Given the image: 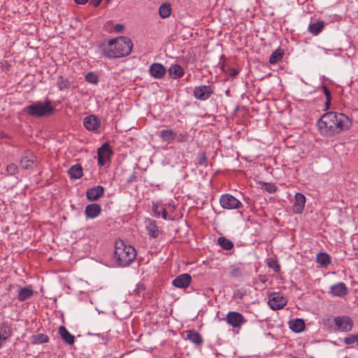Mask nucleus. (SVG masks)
I'll use <instances>...</instances> for the list:
<instances>
[{"label":"nucleus","instance_id":"48","mask_svg":"<svg viewBox=\"0 0 358 358\" xmlns=\"http://www.w3.org/2000/svg\"><path fill=\"white\" fill-rule=\"evenodd\" d=\"M160 210H162L161 214L162 215V217L164 220H166V218H167V212H166V209L162 206V208H160Z\"/></svg>","mask_w":358,"mask_h":358},{"label":"nucleus","instance_id":"45","mask_svg":"<svg viewBox=\"0 0 358 358\" xmlns=\"http://www.w3.org/2000/svg\"><path fill=\"white\" fill-rule=\"evenodd\" d=\"M324 92L327 98V103L329 104L331 100V92L327 87H324Z\"/></svg>","mask_w":358,"mask_h":358},{"label":"nucleus","instance_id":"21","mask_svg":"<svg viewBox=\"0 0 358 358\" xmlns=\"http://www.w3.org/2000/svg\"><path fill=\"white\" fill-rule=\"evenodd\" d=\"M59 334L62 340L69 345L74 343L75 337L71 334L69 331L64 327L61 326L59 327Z\"/></svg>","mask_w":358,"mask_h":358},{"label":"nucleus","instance_id":"39","mask_svg":"<svg viewBox=\"0 0 358 358\" xmlns=\"http://www.w3.org/2000/svg\"><path fill=\"white\" fill-rule=\"evenodd\" d=\"M268 266L273 268L275 272H279L280 270V266L278 264L277 260L273 258H270L268 259Z\"/></svg>","mask_w":358,"mask_h":358},{"label":"nucleus","instance_id":"3","mask_svg":"<svg viewBox=\"0 0 358 358\" xmlns=\"http://www.w3.org/2000/svg\"><path fill=\"white\" fill-rule=\"evenodd\" d=\"M51 101L48 99L44 103L36 101L23 108V112L29 116L40 117L48 115L54 111Z\"/></svg>","mask_w":358,"mask_h":358},{"label":"nucleus","instance_id":"44","mask_svg":"<svg viewBox=\"0 0 358 358\" xmlns=\"http://www.w3.org/2000/svg\"><path fill=\"white\" fill-rule=\"evenodd\" d=\"M160 208H162V206H159L157 204L154 203L152 206V211L155 213V215L157 217H159L161 215L162 210H160Z\"/></svg>","mask_w":358,"mask_h":358},{"label":"nucleus","instance_id":"47","mask_svg":"<svg viewBox=\"0 0 358 358\" xmlns=\"http://www.w3.org/2000/svg\"><path fill=\"white\" fill-rule=\"evenodd\" d=\"M123 29H124V25H122V24H116L114 27V30L117 33L122 32L123 31Z\"/></svg>","mask_w":358,"mask_h":358},{"label":"nucleus","instance_id":"13","mask_svg":"<svg viewBox=\"0 0 358 358\" xmlns=\"http://www.w3.org/2000/svg\"><path fill=\"white\" fill-rule=\"evenodd\" d=\"M192 280V277L188 273L180 274L173 280V285L178 288H187Z\"/></svg>","mask_w":358,"mask_h":358},{"label":"nucleus","instance_id":"2","mask_svg":"<svg viewBox=\"0 0 358 358\" xmlns=\"http://www.w3.org/2000/svg\"><path fill=\"white\" fill-rule=\"evenodd\" d=\"M136 257L135 248L129 245H125L122 241L115 243L114 258L120 266H127L132 263Z\"/></svg>","mask_w":358,"mask_h":358},{"label":"nucleus","instance_id":"12","mask_svg":"<svg viewBox=\"0 0 358 358\" xmlns=\"http://www.w3.org/2000/svg\"><path fill=\"white\" fill-rule=\"evenodd\" d=\"M306 199L301 193H296L294 196V203L292 207V211L295 214H301L304 210Z\"/></svg>","mask_w":358,"mask_h":358},{"label":"nucleus","instance_id":"14","mask_svg":"<svg viewBox=\"0 0 358 358\" xmlns=\"http://www.w3.org/2000/svg\"><path fill=\"white\" fill-rule=\"evenodd\" d=\"M83 124L90 131H97L100 127V121L95 115H89L84 118Z\"/></svg>","mask_w":358,"mask_h":358},{"label":"nucleus","instance_id":"29","mask_svg":"<svg viewBox=\"0 0 358 358\" xmlns=\"http://www.w3.org/2000/svg\"><path fill=\"white\" fill-rule=\"evenodd\" d=\"M316 261L321 266H327L331 263V257L325 252H320L317 255Z\"/></svg>","mask_w":358,"mask_h":358},{"label":"nucleus","instance_id":"31","mask_svg":"<svg viewBox=\"0 0 358 358\" xmlns=\"http://www.w3.org/2000/svg\"><path fill=\"white\" fill-rule=\"evenodd\" d=\"M284 50L281 48L275 50L270 56L269 62L271 64L278 63L283 57Z\"/></svg>","mask_w":358,"mask_h":358},{"label":"nucleus","instance_id":"38","mask_svg":"<svg viewBox=\"0 0 358 358\" xmlns=\"http://www.w3.org/2000/svg\"><path fill=\"white\" fill-rule=\"evenodd\" d=\"M197 164L199 166H207V156L204 152L199 153L196 157Z\"/></svg>","mask_w":358,"mask_h":358},{"label":"nucleus","instance_id":"40","mask_svg":"<svg viewBox=\"0 0 358 358\" xmlns=\"http://www.w3.org/2000/svg\"><path fill=\"white\" fill-rule=\"evenodd\" d=\"M6 171L10 176H14L17 173L18 167L15 164H10L6 167Z\"/></svg>","mask_w":358,"mask_h":358},{"label":"nucleus","instance_id":"51","mask_svg":"<svg viewBox=\"0 0 358 358\" xmlns=\"http://www.w3.org/2000/svg\"><path fill=\"white\" fill-rule=\"evenodd\" d=\"M133 178H135L134 175H132V176H131V178L129 179V180H128V181H129V182H131V181H132V180H133Z\"/></svg>","mask_w":358,"mask_h":358},{"label":"nucleus","instance_id":"17","mask_svg":"<svg viewBox=\"0 0 358 358\" xmlns=\"http://www.w3.org/2000/svg\"><path fill=\"white\" fill-rule=\"evenodd\" d=\"M104 188L101 185L92 187L87 189L86 194L90 201H96L103 195Z\"/></svg>","mask_w":358,"mask_h":358},{"label":"nucleus","instance_id":"25","mask_svg":"<svg viewBox=\"0 0 358 358\" xmlns=\"http://www.w3.org/2000/svg\"><path fill=\"white\" fill-rule=\"evenodd\" d=\"M291 330L296 333L302 331L305 328V323L302 319H295L289 322Z\"/></svg>","mask_w":358,"mask_h":358},{"label":"nucleus","instance_id":"10","mask_svg":"<svg viewBox=\"0 0 358 358\" xmlns=\"http://www.w3.org/2000/svg\"><path fill=\"white\" fill-rule=\"evenodd\" d=\"M287 303V300L277 293H273L269 296L268 305L272 310H280Z\"/></svg>","mask_w":358,"mask_h":358},{"label":"nucleus","instance_id":"30","mask_svg":"<svg viewBox=\"0 0 358 358\" xmlns=\"http://www.w3.org/2000/svg\"><path fill=\"white\" fill-rule=\"evenodd\" d=\"M12 335V329L8 322H5L1 324L0 336L3 339L7 340Z\"/></svg>","mask_w":358,"mask_h":358},{"label":"nucleus","instance_id":"36","mask_svg":"<svg viewBox=\"0 0 358 358\" xmlns=\"http://www.w3.org/2000/svg\"><path fill=\"white\" fill-rule=\"evenodd\" d=\"M57 86L59 90H64L69 87L70 83L66 78H64L63 76H59L57 79Z\"/></svg>","mask_w":358,"mask_h":358},{"label":"nucleus","instance_id":"23","mask_svg":"<svg viewBox=\"0 0 358 358\" xmlns=\"http://www.w3.org/2000/svg\"><path fill=\"white\" fill-rule=\"evenodd\" d=\"M177 136V134L171 129H163L159 133V137L163 141L170 143Z\"/></svg>","mask_w":358,"mask_h":358},{"label":"nucleus","instance_id":"27","mask_svg":"<svg viewBox=\"0 0 358 358\" xmlns=\"http://www.w3.org/2000/svg\"><path fill=\"white\" fill-rule=\"evenodd\" d=\"M68 173L71 178L79 179L83 176V168L80 164H75L69 169Z\"/></svg>","mask_w":358,"mask_h":358},{"label":"nucleus","instance_id":"42","mask_svg":"<svg viewBox=\"0 0 358 358\" xmlns=\"http://www.w3.org/2000/svg\"><path fill=\"white\" fill-rule=\"evenodd\" d=\"M176 138L178 142H187L188 141L189 136L187 133H181L179 135H177Z\"/></svg>","mask_w":358,"mask_h":358},{"label":"nucleus","instance_id":"22","mask_svg":"<svg viewBox=\"0 0 358 358\" xmlns=\"http://www.w3.org/2000/svg\"><path fill=\"white\" fill-rule=\"evenodd\" d=\"M36 162V157L32 154L23 157L20 160V165L24 169H32Z\"/></svg>","mask_w":358,"mask_h":358},{"label":"nucleus","instance_id":"50","mask_svg":"<svg viewBox=\"0 0 358 358\" xmlns=\"http://www.w3.org/2000/svg\"><path fill=\"white\" fill-rule=\"evenodd\" d=\"M77 4L83 5L85 4L88 0H74Z\"/></svg>","mask_w":358,"mask_h":358},{"label":"nucleus","instance_id":"15","mask_svg":"<svg viewBox=\"0 0 358 358\" xmlns=\"http://www.w3.org/2000/svg\"><path fill=\"white\" fill-rule=\"evenodd\" d=\"M149 71L151 76L157 79L162 78L166 74V69L164 66L159 63L152 64L150 66Z\"/></svg>","mask_w":358,"mask_h":358},{"label":"nucleus","instance_id":"32","mask_svg":"<svg viewBox=\"0 0 358 358\" xmlns=\"http://www.w3.org/2000/svg\"><path fill=\"white\" fill-rule=\"evenodd\" d=\"M48 341H49L48 336L43 334H38L33 335L31 336V343L34 344V345L46 343Z\"/></svg>","mask_w":358,"mask_h":358},{"label":"nucleus","instance_id":"5","mask_svg":"<svg viewBox=\"0 0 358 358\" xmlns=\"http://www.w3.org/2000/svg\"><path fill=\"white\" fill-rule=\"evenodd\" d=\"M337 118L334 126L333 136L348 130L352 127V120L348 115L342 113H337L334 115Z\"/></svg>","mask_w":358,"mask_h":358},{"label":"nucleus","instance_id":"37","mask_svg":"<svg viewBox=\"0 0 358 358\" xmlns=\"http://www.w3.org/2000/svg\"><path fill=\"white\" fill-rule=\"evenodd\" d=\"M85 80L92 84H96L99 82V78L94 73L89 72L85 76Z\"/></svg>","mask_w":358,"mask_h":358},{"label":"nucleus","instance_id":"4","mask_svg":"<svg viewBox=\"0 0 358 358\" xmlns=\"http://www.w3.org/2000/svg\"><path fill=\"white\" fill-rule=\"evenodd\" d=\"M336 112L330 111L323 114L317 121L320 133L326 137H333L334 126L337 118L334 117Z\"/></svg>","mask_w":358,"mask_h":358},{"label":"nucleus","instance_id":"24","mask_svg":"<svg viewBox=\"0 0 358 358\" xmlns=\"http://www.w3.org/2000/svg\"><path fill=\"white\" fill-rule=\"evenodd\" d=\"M169 73L172 78L177 79L182 78L184 76V70L179 64H175L171 65L169 68Z\"/></svg>","mask_w":358,"mask_h":358},{"label":"nucleus","instance_id":"20","mask_svg":"<svg viewBox=\"0 0 358 358\" xmlns=\"http://www.w3.org/2000/svg\"><path fill=\"white\" fill-rule=\"evenodd\" d=\"M145 223L148 235L154 238H157L159 234V231L155 221L149 219L145 222Z\"/></svg>","mask_w":358,"mask_h":358},{"label":"nucleus","instance_id":"41","mask_svg":"<svg viewBox=\"0 0 358 358\" xmlns=\"http://www.w3.org/2000/svg\"><path fill=\"white\" fill-rule=\"evenodd\" d=\"M230 274L232 277L238 278L242 275V270L241 268L233 266L231 268Z\"/></svg>","mask_w":358,"mask_h":358},{"label":"nucleus","instance_id":"34","mask_svg":"<svg viewBox=\"0 0 358 358\" xmlns=\"http://www.w3.org/2000/svg\"><path fill=\"white\" fill-rule=\"evenodd\" d=\"M171 8L169 3H163L159 8L161 17L166 18L171 15Z\"/></svg>","mask_w":358,"mask_h":358},{"label":"nucleus","instance_id":"7","mask_svg":"<svg viewBox=\"0 0 358 358\" xmlns=\"http://www.w3.org/2000/svg\"><path fill=\"white\" fill-rule=\"evenodd\" d=\"M227 323L235 329H240L243 324L246 322V320L243 315L235 311L228 313L226 316Z\"/></svg>","mask_w":358,"mask_h":358},{"label":"nucleus","instance_id":"9","mask_svg":"<svg viewBox=\"0 0 358 358\" xmlns=\"http://www.w3.org/2000/svg\"><path fill=\"white\" fill-rule=\"evenodd\" d=\"M213 93V90L210 85L196 86L193 90L194 96L200 101L208 99Z\"/></svg>","mask_w":358,"mask_h":358},{"label":"nucleus","instance_id":"19","mask_svg":"<svg viewBox=\"0 0 358 358\" xmlns=\"http://www.w3.org/2000/svg\"><path fill=\"white\" fill-rule=\"evenodd\" d=\"M187 339L189 340L192 343L200 345L203 343V339L201 335L194 329L187 330Z\"/></svg>","mask_w":358,"mask_h":358},{"label":"nucleus","instance_id":"8","mask_svg":"<svg viewBox=\"0 0 358 358\" xmlns=\"http://www.w3.org/2000/svg\"><path fill=\"white\" fill-rule=\"evenodd\" d=\"M336 330L349 332L353 328V321L348 316H339L334 319Z\"/></svg>","mask_w":358,"mask_h":358},{"label":"nucleus","instance_id":"43","mask_svg":"<svg viewBox=\"0 0 358 358\" xmlns=\"http://www.w3.org/2000/svg\"><path fill=\"white\" fill-rule=\"evenodd\" d=\"M264 189L268 193H274L276 191L275 186L274 185H273V184H271V183H266Z\"/></svg>","mask_w":358,"mask_h":358},{"label":"nucleus","instance_id":"18","mask_svg":"<svg viewBox=\"0 0 358 358\" xmlns=\"http://www.w3.org/2000/svg\"><path fill=\"white\" fill-rule=\"evenodd\" d=\"M331 294L334 296H343L348 292V289L343 282H338L331 287Z\"/></svg>","mask_w":358,"mask_h":358},{"label":"nucleus","instance_id":"11","mask_svg":"<svg viewBox=\"0 0 358 358\" xmlns=\"http://www.w3.org/2000/svg\"><path fill=\"white\" fill-rule=\"evenodd\" d=\"M98 154V164L103 166L106 162L110 159L112 151L108 143L102 145L97 150Z\"/></svg>","mask_w":358,"mask_h":358},{"label":"nucleus","instance_id":"16","mask_svg":"<svg viewBox=\"0 0 358 358\" xmlns=\"http://www.w3.org/2000/svg\"><path fill=\"white\" fill-rule=\"evenodd\" d=\"M101 213V207L98 203L89 204L85 207V213L87 218L94 219Z\"/></svg>","mask_w":358,"mask_h":358},{"label":"nucleus","instance_id":"6","mask_svg":"<svg viewBox=\"0 0 358 358\" xmlns=\"http://www.w3.org/2000/svg\"><path fill=\"white\" fill-rule=\"evenodd\" d=\"M221 206L227 210L239 209L243 208L242 203L230 194H224L220 198Z\"/></svg>","mask_w":358,"mask_h":358},{"label":"nucleus","instance_id":"46","mask_svg":"<svg viewBox=\"0 0 358 358\" xmlns=\"http://www.w3.org/2000/svg\"><path fill=\"white\" fill-rule=\"evenodd\" d=\"M227 72L231 77H236L238 73V71L234 68H229Z\"/></svg>","mask_w":358,"mask_h":358},{"label":"nucleus","instance_id":"35","mask_svg":"<svg viewBox=\"0 0 358 358\" xmlns=\"http://www.w3.org/2000/svg\"><path fill=\"white\" fill-rule=\"evenodd\" d=\"M343 343L348 345L355 343L358 345V333L355 334H348L346 337L344 338Z\"/></svg>","mask_w":358,"mask_h":358},{"label":"nucleus","instance_id":"52","mask_svg":"<svg viewBox=\"0 0 358 358\" xmlns=\"http://www.w3.org/2000/svg\"><path fill=\"white\" fill-rule=\"evenodd\" d=\"M111 0H106V2L108 3L110 2Z\"/></svg>","mask_w":358,"mask_h":358},{"label":"nucleus","instance_id":"49","mask_svg":"<svg viewBox=\"0 0 358 358\" xmlns=\"http://www.w3.org/2000/svg\"><path fill=\"white\" fill-rule=\"evenodd\" d=\"M102 0H90V3L92 4L94 7H97Z\"/></svg>","mask_w":358,"mask_h":358},{"label":"nucleus","instance_id":"1","mask_svg":"<svg viewBox=\"0 0 358 358\" xmlns=\"http://www.w3.org/2000/svg\"><path fill=\"white\" fill-rule=\"evenodd\" d=\"M133 47L130 38L120 36L110 40L103 48V54L105 57L112 59L122 57L128 55Z\"/></svg>","mask_w":358,"mask_h":358},{"label":"nucleus","instance_id":"28","mask_svg":"<svg viewBox=\"0 0 358 358\" xmlns=\"http://www.w3.org/2000/svg\"><path fill=\"white\" fill-rule=\"evenodd\" d=\"M324 27V21H318L315 23L310 24L308 27L309 31L313 35L319 34Z\"/></svg>","mask_w":358,"mask_h":358},{"label":"nucleus","instance_id":"33","mask_svg":"<svg viewBox=\"0 0 358 358\" xmlns=\"http://www.w3.org/2000/svg\"><path fill=\"white\" fill-rule=\"evenodd\" d=\"M217 243L222 249L226 250H229L232 249L234 247L233 242L231 240L223 236L218 238Z\"/></svg>","mask_w":358,"mask_h":358},{"label":"nucleus","instance_id":"26","mask_svg":"<svg viewBox=\"0 0 358 358\" xmlns=\"http://www.w3.org/2000/svg\"><path fill=\"white\" fill-rule=\"evenodd\" d=\"M34 294L33 290L28 287H25L21 288L17 294V299L20 301H24L29 299H30Z\"/></svg>","mask_w":358,"mask_h":358}]
</instances>
